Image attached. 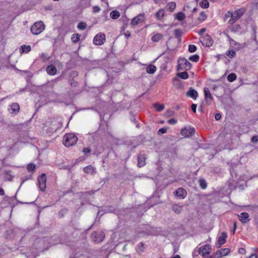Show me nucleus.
<instances>
[{"instance_id":"nucleus-1","label":"nucleus","mask_w":258,"mask_h":258,"mask_svg":"<svg viewBox=\"0 0 258 258\" xmlns=\"http://www.w3.org/2000/svg\"><path fill=\"white\" fill-rule=\"evenodd\" d=\"M77 141L78 138L74 134H67L63 137V145L67 147L74 145Z\"/></svg>"},{"instance_id":"nucleus-2","label":"nucleus","mask_w":258,"mask_h":258,"mask_svg":"<svg viewBox=\"0 0 258 258\" xmlns=\"http://www.w3.org/2000/svg\"><path fill=\"white\" fill-rule=\"evenodd\" d=\"M45 29V26L42 21L35 23L31 28L32 33L34 35L40 34Z\"/></svg>"},{"instance_id":"nucleus-3","label":"nucleus","mask_w":258,"mask_h":258,"mask_svg":"<svg viewBox=\"0 0 258 258\" xmlns=\"http://www.w3.org/2000/svg\"><path fill=\"white\" fill-rule=\"evenodd\" d=\"M177 70L188 71L191 68L190 63L184 58H180L178 60Z\"/></svg>"},{"instance_id":"nucleus-4","label":"nucleus","mask_w":258,"mask_h":258,"mask_svg":"<svg viewBox=\"0 0 258 258\" xmlns=\"http://www.w3.org/2000/svg\"><path fill=\"white\" fill-rule=\"evenodd\" d=\"M245 10L243 9H240L236 10L234 12L232 13L233 16L232 18L230 19L228 21L229 24H232L235 22L237 21L243 15Z\"/></svg>"},{"instance_id":"nucleus-5","label":"nucleus","mask_w":258,"mask_h":258,"mask_svg":"<svg viewBox=\"0 0 258 258\" xmlns=\"http://www.w3.org/2000/svg\"><path fill=\"white\" fill-rule=\"evenodd\" d=\"M105 237V234L102 231L94 232L91 234L92 239L96 242H100L102 241Z\"/></svg>"},{"instance_id":"nucleus-6","label":"nucleus","mask_w":258,"mask_h":258,"mask_svg":"<svg viewBox=\"0 0 258 258\" xmlns=\"http://www.w3.org/2000/svg\"><path fill=\"white\" fill-rule=\"evenodd\" d=\"M38 185L40 189L44 191L46 189V176L45 173H42L38 178Z\"/></svg>"},{"instance_id":"nucleus-7","label":"nucleus","mask_w":258,"mask_h":258,"mask_svg":"<svg viewBox=\"0 0 258 258\" xmlns=\"http://www.w3.org/2000/svg\"><path fill=\"white\" fill-rule=\"evenodd\" d=\"M105 41V35L103 33H100L97 34L94 38L93 42L95 45H101Z\"/></svg>"},{"instance_id":"nucleus-8","label":"nucleus","mask_w":258,"mask_h":258,"mask_svg":"<svg viewBox=\"0 0 258 258\" xmlns=\"http://www.w3.org/2000/svg\"><path fill=\"white\" fill-rule=\"evenodd\" d=\"M211 249V246L209 244H206L200 247L199 252L203 257H205L209 254Z\"/></svg>"},{"instance_id":"nucleus-9","label":"nucleus","mask_w":258,"mask_h":258,"mask_svg":"<svg viewBox=\"0 0 258 258\" xmlns=\"http://www.w3.org/2000/svg\"><path fill=\"white\" fill-rule=\"evenodd\" d=\"M195 133V130L193 127L184 128L181 130L180 134L186 138L192 136Z\"/></svg>"},{"instance_id":"nucleus-10","label":"nucleus","mask_w":258,"mask_h":258,"mask_svg":"<svg viewBox=\"0 0 258 258\" xmlns=\"http://www.w3.org/2000/svg\"><path fill=\"white\" fill-rule=\"evenodd\" d=\"M145 20V15L144 14H140L134 18L131 22V24L132 26H136L140 22H144Z\"/></svg>"},{"instance_id":"nucleus-11","label":"nucleus","mask_w":258,"mask_h":258,"mask_svg":"<svg viewBox=\"0 0 258 258\" xmlns=\"http://www.w3.org/2000/svg\"><path fill=\"white\" fill-rule=\"evenodd\" d=\"M203 45L206 47H210L213 44V40L211 36L207 34L201 40Z\"/></svg>"},{"instance_id":"nucleus-12","label":"nucleus","mask_w":258,"mask_h":258,"mask_svg":"<svg viewBox=\"0 0 258 258\" xmlns=\"http://www.w3.org/2000/svg\"><path fill=\"white\" fill-rule=\"evenodd\" d=\"M146 158V155L144 154H140L138 156V166L139 167H142L145 165Z\"/></svg>"},{"instance_id":"nucleus-13","label":"nucleus","mask_w":258,"mask_h":258,"mask_svg":"<svg viewBox=\"0 0 258 258\" xmlns=\"http://www.w3.org/2000/svg\"><path fill=\"white\" fill-rule=\"evenodd\" d=\"M227 237L226 233L223 232L218 239V247H220L223 244L226 242V239Z\"/></svg>"},{"instance_id":"nucleus-14","label":"nucleus","mask_w":258,"mask_h":258,"mask_svg":"<svg viewBox=\"0 0 258 258\" xmlns=\"http://www.w3.org/2000/svg\"><path fill=\"white\" fill-rule=\"evenodd\" d=\"M175 194L177 197L183 199L186 196V191L183 188H179L175 191Z\"/></svg>"},{"instance_id":"nucleus-15","label":"nucleus","mask_w":258,"mask_h":258,"mask_svg":"<svg viewBox=\"0 0 258 258\" xmlns=\"http://www.w3.org/2000/svg\"><path fill=\"white\" fill-rule=\"evenodd\" d=\"M171 208L175 213L179 214L183 210V206L179 204H173Z\"/></svg>"},{"instance_id":"nucleus-16","label":"nucleus","mask_w":258,"mask_h":258,"mask_svg":"<svg viewBox=\"0 0 258 258\" xmlns=\"http://www.w3.org/2000/svg\"><path fill=\"white\" fill-rule=\"evenodd\" d=\"M186 94L187 96L190 97L194 99H196L198 95L197 91L192 88H190L189 89Z\"/></svg>"},{"instance_id":"nucleus-17","label":"nucleus","mask_w":258,"mask_h":258,"mask_svg":"<svg viewBox=\"0 0 258 258\" xmlns=\"http://www.w3.org/2000/svg\"><path fill=\"white\" fill-rule=\"evenodd\" d=\"M239 220L243 223H245L249 221V215L246 212H243L239 216Z\"/></svg>"},{"instance_id":"nucleus-18","label":"nucleus","mask_w":258,"mask_h":258,"mask_svg":"<svg viewBox=\"0 0 258 258\" xmlns=\"http://www.w3.org/2000/svg\"><path fill=\"white\" fill-rule=\"evenodd\" d=\"M46 71L48 74L52 76L55 75L57 72L56 67L52 64L48 66L47 67Z\"/></svg>"},{"instance_id":"nucleus-19","label":"nucleus","mask_w":258,"mask_h":258,"mask_svg":"<svg viewBox=\"0 0 258 258\" xmlns=\"http://www.w3.org/2000/svg\"><path fill=\"white\" fill-rule=\"evenodd\" d=\"M204 94L205 99L207 102L212 101L213 100V97L208 88H204Z\"/></svg>"},{"instance_id":"nucleus-20","label":"nucleus","mask_w":258,"mask_h":258,"mask_svg":"<svg viewBox=\"0 0 258 258\" xmlns=\"http://www.w3.org/2000/svg\"><path fill=\"white\" fill-rule=\"evenodd\" d=\"M10 110H11V113H17L20 109V106L18 103H13L11 106Z\"/></svg>"},{"instance_id":"nucleus-21","label":"nucleus","mask_w":258,"mask_h":258,"mask_svg":"<svg viewBox=\"0 0 258 258\" xmlns=\"http://www.w3.org/2000/svg\"><path fill=\"white\" fill-rule=\"evenodd\" d=\"M156 67L153 64H149L146 68V71L148 74H153L156 71Z\"/></svg>"},{"instance_id":"nucleus-22","label":"nucleus","mask_w":258,"mask_h":258,"mask_svg":"<svg viewBox=\"0 0 258 258\" xmlns=\"http://www.w3.org/2000/svg\"><path fill=\"white\" fill-rule=\"evenodd\" d=\"M207 18V15L204 12H202L200 13L199 17L198 19V21H199V23H202L205 21L206 19Z\"/></svg>"},{"instance_id":"nucleus-23","label":"nucleus","mask_w":258,"mask_h":258,"mask_svg":"<svg viewBox=\"0 0 258 258\" xmlns=\"http://www.w3.org/2000/svg\"><path fill=\"white\" fill-rule=\"evenodd\" d=\"M163 37V35L160 33H157L154 35L152 37V40L153 42H158Z\"/></svg>"},{"instance_id":"nucleus-24","label":"nucleus","mask_w":258,"mask_h":258,"mask_svg":"<svg viewBox=\"0 0 258 258\" xmlns=\"http://www.w3.org/2000/svg\"><path fill=\"white\" fill-rule=\"evenodd\" d=\"M40 58L42 61L45 62L48 60L50 57L47 53H42L40 54Z\"/></svg>"},{"instance_id":"nucleus-25","label":"nucleus","mask_w":258,"mask_h":258,"mask_svg":"<svg viewBox=\"0 0 258 258\" xmlns=\"http://www.w3.org/2000/svg\"><path fill=\"white\" fill-rule=\"evenodd\" d=\"M94 168L91 166H87L84 168V171L87 173H93L94 172Z\"/></svg>"},{"instance_id":"nucleus-26","label":"nucleus","mask_w":258,"mask_h":258,"mask_svg":"<svg viewBox=\"0 0 258 258\" xmlns=\"http://www.w3.org/2000/svg\"><path fill=\"white\" fill-rule=\"evenodd\" d=\"M110 17L113 19H116L120 16V13L117 11H113L110 14Z\"/></svg>"},{"instance_id":"nucleus-27","label":"nucleus","mask_w":258,"mask_h":258,"mask_svg":"<svg viewBox=\"0 0 258 258\" xmlns=\"http://www.w3.org/2000/svg\"><path fill=\"white\" fill-rule=\"evenodd\" d=\"M177 76L182 79H187L189 77L188 74L186 71L178 73H177Z\"/></svg>"},{"instance_id":"nucleus-28","label":"nucleus","mask_w":258,"mask_h":258,"mask_svg":"<svg viewBox=\"0 0 258 258\" xmlns=\"http://www.w3.org/2000/svg\"><path fill=\"white\" fill-rule=\"evenodd\" d=\"M153 106L155 108V109L158 112H160L164 109V105L163 104H158L157 103H154L153 104Z\"/></svg>"},{"instance_id":"nucleus-29","label":"nucleus","mask_w":258,"mask_h":258,"mask_svg":"<svg viewBox=\"0 0 258 258\" xmlns=\"http://www.w3.org/2000/svg\"><path fill=\"white\" fill-rule=\"evenodd\" d=\"M164 16V11L163 9L160 10L157 13H156V18L158 19H161Z\"/></svg>"},{"instance_id":"nucleus-30","label":"nucleus","mask_w":258,"mask_h":258,"mask_svg":"<svg viewBox=\"0 0 258 258\" xmlns=\"http://www.w3.org/2000/svg\"><path fill=\"white\" fill-rule=\"evenodd\" d=\"M175 18L177 20H178L180 21H181L185 19V15H184V13L180 12H178V13H177Z\"/></svg>"},{"instance_id":"nucleus-31","label":"nucleus","mask_w":258,"mask_h":258,"mask_svg":"<svg viewBox=\"0 0 258 258\" xmlns=\"http://www.w3.org/2000/svg\"><path fill=\"white\" fill-rule=\"evenodd\" d=\"M200 5L204 9H207L209 7V3L208 0H202L200 3Z\"/></svg>"},{"instance_id":"nucleus-32","label":"nucleus","mask_w":258,"mask_h":258,"mask_svg":"<svg viewBox=\"0 0 258 258\" xmlns=\"http://www.w3.org/2000/svg\"><path fill=\"white\" fill-rule=\"evenodd\" d=\"M168 9L170 12H173L176 8V3L174 2H170L168 4Z\"/></svg>"},{"instance_id":"nucleus-33","label":"nucleus","mask_w":258,"mask_h":258,"mask_svg":"<svg viewBox=\"0 0 258 258\" xmlns=\"http://www.w3.org/2000/svg\"><path fill=\"white\" fill-rule=\"evenodd\" d=\"M229 252L230 249L227 248L221 249L219 251V252L221 256L226 255L229 253Z\"/></svg>"},{"instance_id":"nucleus-34","label":"nucleus","mask_w":258,"mask_h":258,"mask_svg":"<svg viewBox=\"0 0 258 258\" xmlns=\"http://www.w3.org/2000/svg\"><path fill=\"white\" fill-rule=\"evenodd\" d=\"M31 50V46L30 45H23L21 46V52H28Z\"/></svg>"},{"instance_id":"nucleus-35","label":"nucleus","mask_w":258,"mask_h":258,"mask_svg":"<svg viewBox=\"0 0 258 258\" xmlns=\"http://www.w3.org/2000/svg\"><path fill=\"white\" fill-rule=\"evenodd\" d=\"M237 76L235 73H231L227 76V80L232 82L236 79Z\"/></svg>"},{"instance_id":"nucleus-36","label":"nucleus","mask_w":258,"mask_h":258,"mask_svg":"<svg viewBox=\"0 0 258 258\" xmlns=\"http://www.w3.org/2000/svg\"><path fill=\"white\" fill-rule=\"evenodd\" d=\"M80 35L79 34H73L72 37V40L74 43L78 42L80 40Z\"/></svg>"},{"instance_id":"nucleus-37","label":"nucleus","mask_w":258,"mask_h":258,"mask_svg":"<svg viewBox=\"0 0 258 258\" xmlns=\"http://www.w3.org/2000/svg\"><path fill=\"white\" fill-rule=\"evenodd\" d=\"M199 183H200V187L202 189L206 188L207 185V183H206V181H205V180H204L203 179H200L199 180Z\"/></svg>"},{"instance_id":"nucleus-38","label":"nucleus","mask_w":258,"mask_h":258,"mask_svg":"<svg viewBox=\"0 0 258 258\" xmlns=\"http://www.w3.org/2000/svg\"><path fill=\"white\" fill-rule=\"evenodd\" d=\"M200 57L198 54H195L189 57V59L193 62H198L199 60Z\"/></svg>"},{"instance_id":"nucleus-39","label":"nucleus","mask_w":258,"mask_h":258,"mask_svg":"<svg viewBox=\"0 0 258 258\" xmlns=\"http://www.w3.org/2000/svg\"><path fill=\"white\" fill-rule=\"evenodd\" d=\"M35 165L32 163L28 164L27 166V169L29 172L34 171L35 169Z\"/></svg>"},{"instance_id":"nucleus-40","label":"nucleus","mask_w":258,"mask_h":258,"mask_svg":"<svg viewBox=\"0 0 258 258\" xmlns=\"http://www.w3.org/2000/svg\"><path fill=\"white\" fill-rule=\"evenodd\" d=\"M87 25L84 22H80L78 25V28L80 30H84L86 29Z\"/></svg>"},{"instance_id":"nucleus-41","label":"nucleus","mask_w":258,"mask_h":258,"mask_svg":"<svg viewBox=\"0 0 258 258\" xmlns=\"http://www.w3.org/2000/svg\"><path fill=\"white\" fill-rule=\"evenodd\" d=\"M174 33L175 35V37L177 38H180L181 35V31L178 29H175L174 31Z\"/></svg>"},{"instance_id":"nucleus-42","label":"nucleus","mask_w":258,"mask_h":258,"mask_svg":"<svg viewBox=\"0 0 258 258\" xmlns=\"http://www.w3.org/2000/svg\"><path fill=\"white\" fill-rule=\"evenodd\" d=\"M197 50V47L194 45H189L188 46V51L190 52H194Z\"/></svg>"},{"instance_id":"nucleus-43","label":"nucleus","mask_w":258,"mask_h":258,"mask_svg":"<svg viewBox=\"0 0 258 258\" xmlns=\"http://www.w3.org/2000/svg\"><path fill=\"white\" fill-rule=\"evenodd\" d=\"M235 54V52L234 50H230L228 51V53H227V55L231 58L233 57Z\"/></svg>"},{"instance_id":"nucleus-44","label":"nucleus","mask_w":258,"mask_h":258,"mask_svg":"<svg viewBox=\"0 0 258 258\" xmlns=\"http://www.w3.org/2000/svg\"><path fill=\"white\" fill-rule=\"evenodd\" d=\"M251 142L252 143H256L258 142V136H253L251 139Z\"/></svg>"},{"instance_id":"nucleus-45","label":"nucleus","mask_w":258,"mask_h":258,"mask_svg":"<svg viewBox=\"0 0 258 258\" xmlns=\"http://www.w3.org/2000/svg\"><path fill=\"white\" fill-rule=\"evenodd\" d=\"M233 16L232 13L228 11L225 15V19H228L230 18V19L232 18Z\"/></svg>"},{"instance_id":"nucleus-46","label":"nucleus","mask_w":258,"mask_h":258,"mask_svg":"<svg viewBox=\"0 0 258 258\" xmlns=\"http://www.w3.org/2000/svg\"><path fill=\"white\" fill-rule=\"evenodd\" d=\"M168 122L169 124H174L177 122V120L174 118H171L168 120Z\"/></svg>"},{"instance_id":"nucleus-47","label":"nucleus","mask_w":258,"mask_h":258,"mask_svg":"<svg viewBox=\"0 0 258 258\" xmlns=\"http://www.w3.org/2000/svg\"><path fill=\"white\" fill-rule=\"evenodd\" d=\"M166 132H167V128H165V127H163L162 128L159 129V130L158 131V134H163L166 133Z\"/></svg>"},{"instance_id":"nucleus-48","label":"nucleus","mask_w":258,"mask_h":258,"mask_svg":"<svg viewBox=\"0 0 258 258\" xmlns=\"http://www.w3.org/2000/svg\"><path fill=\"white\" fill-rule=\"evenodd\" d=\"M100 8L98 6H94L93 11L94 13H98L100 11Z\"/></svg>"},{"instance_id":"nucleus-49","label":"nucleus","mask_w":258,"mask_h":258,"mask_svg":"<svg viewBox=\"0 0 258 258\" xmlns=\"http://www.w3.org/2000/svg\"><path fill=\"white\" fill-rule=\"evenodd\" d=\"M138 246H139V249L141 251H143V250H144V248H145V245H144V244L143 243H142V242L140 243H139V245H138Z\"/></svg>"},{"instance_id":"nucleus-50","label":"nucleus","mask_w":258,"mask_h":258,"mask_svg":"<svg viewBox=\"0 0 258 258\" xmlns=\"http://www.w3.org/2000/svg\"><path fill=\"white\" fill-rule=\"evenodd\" d=\"M238 252L239 253L241 254H244L246 252V250L243 248H240L238 250Z\"/></svg>"},{"instance_id":"nucleus-51","label":"nucleus","mask_w":258,"mask_h":258,"mask_svg":"<svg viewBox=\"0 0 258 258\" xmlns=\"http://www.w3.org/2000/svg\"><path fill=\"white\" fill-rule=\"evenodd\" d=\"M221 118V115L220 113H216L215 115V118L216 120H218Z\"/></svg>"},{"instance_id":"nucleus-52","label":"nucleus","mask_w":258,"mask_h":258,"mask_svg":"<svg viewBox=\"0 0 258 258\" xmlns=\"http://www.w3.org/2000/svg\"><path fill=\"white\" fill-rule=\"evenodd\" d=\"M191 108L193 112H196L197 105L195 104H192L191 106Z\"/></svg>"},{"instance_id":"nucleus-53","label":"nucleus","mask_w":258,"mask_h":258,"mask_svg":"<svg viewBox=\"0 0 258 258\" xmlns=\"http://www.w3.org/2000/svg\"><path fill=\"white\" fill-rule=\"evenodd\" d=\"M253 210L258 214V205H254L252 206Z\"/></svg>"},{"instance_id":"nucleus-54","label":"nucleus","mask_w":258,"mask_h":258,"mask_svg":"<svg viewBox=\"0 0 258 258\" xmlns=\"http://www.w3.org/2000/svg\"><path fill=\"white\" fill-rule=\"evenodd\" d=\"M124 35L126 38H128L131 36V33L128 31L125 32Z\"/></svg>"},{"instance_id":"nucleus-55","label":"nucleus","mask_w":258,"mask_h":258,"mask_svg":"<svg viewBox=\"0 0 258 258\" xmlns=\"http://www.w3.org/2000/svg\"><path fill=\"white\" fill-rule=\"evenodd\" d=\"M83 152L86 154L89 153L91 152V150L89 148H84Z\"/></svg>"},{"instance_id":"nucleus-56","label":"nucleus","mask_w":258,"mask_h":258,"mask_svg":"<svg viewBox=\"0 0 258 258\" xmlns=\"http://www.w3.org/2000/svg\"><path fill=\"white\" fill-rule=\"evenodd\" d=\"M205 31H206V29L202 28V29L200 30L199 33L200 35H202Z\"/></svg>"},{"instance_id":"nucleus-57","label":"nucleus","mask_w":258,"mask_h":258,"mask_svg":"<svg viewBox=\"0 0 258 258\" xmlns=\"http://www.w3.org/2000/svg\"><path fill=\"white\" fill-rule=\"evenodd\" d=\"M4 194H5V191H4V189L2 188H0V195L3 196V195H4Z\"/></svg>"},{"instance_id":"nucleus-58","label":"nucleus","mask_w":258,"mask_h":258,"mask_svg":"<svg viewBox=\"0 0 258 258\" xmlns=\"http://www.w3.org/2000/svg\"><path fill=\"white\" fill-rule=\"evenodd\" d=\"M248 258H257V256L255 254H252Z\"/></svg>"},{"instance_id":"nucleus-59","label":"nucleus","mask_w":258,"mask_h":258,"mask_svg":"<svg viewBox=\"0 0 258 258\" xmlns=\"http://www.w3.org/2000/svg\"><path fill=\"white\" fill-rule=\"evenodd\" d=\"M198 11V9L197 8H195L193 10H192V12L193 13H197Z\"/></svg>"},{"instance_id":"nucleus-60","label":"nucleus","mask_w":258,"mask_h":258,"mask_svg":"<svg viewBox=\"0 0 258 258\" xmlns=\"http://www.w3.org/2000/svg\"><path fill=\"white\" fill-rule=\"evenodd\" d=\"M189 6L187 5V6H184L183 10H184V11H186V9H189Z\"/></svg>"},{"instance_id":"nucleus-61","label":"nucleus","mask_w":258,"mask_h":258,"mask_svg":"<svg viewBox=\"0 0 258 258\" xmlns=\"http://www.w3.org/2000/svg\"><path fill=\"white\" fill-rule=\"evenodd\" d=\"M161 0H154V2L156 4H159L161 2Z\"/></svg>"},{"instance_id":"nucleus-62","label":"nucleus","mask_w":258,"mask_h":258,"mask_svg":"<svg viewBox=\"0 0 258 258\" xmlns=\"http://www.w3.org/2000/svg\"><path fill=\"white\" fill-rule=\"evenodd\" d=\"M236 228V223L235 222V223H234V229H233V233H234V232H235V230Z\"/></svg>"},{"instance_id":"nucleus-63","label":"nucleus","mask_w":258,"mask_h":258,"mask_svg":"<svg viewBox=\"0 0 258 258\" xmlns=\"http://www.w3.org/2000/svg\"><path fill=\"white\" fill-rule=\"evenodd\" d=\"M172 258H181L180 256L179 255H176L175 256H173Z\"/></svg>"},{"instance_id":"nucleus-64","label":"nucleus","mask_w":258,"mask_h":258,"mask_svg":"<svg viewBox=\"0 0 258 258\" xmlns=\"http://www.w3.org/2000/svg\"><path fill=\"white\" fill-rule=\"evenodd\" d=\"M174 82H179V80L178 79L174 78Z\"/></svg>"}]
</instances>
